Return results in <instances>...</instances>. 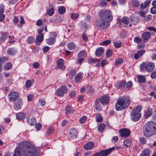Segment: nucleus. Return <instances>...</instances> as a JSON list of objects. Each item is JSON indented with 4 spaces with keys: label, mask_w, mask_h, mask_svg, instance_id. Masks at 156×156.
Listing matches in <instances>:
<instances>
[{
    "label": "nucleus",
    "mask_w": 156,
    "mask_h": 156,
    "mask_svg": "<svg viewBox=\"0 0 156 156\" xmlns=\"http://www.w3.org/2000/svg\"><path fill=\"white\" fill-rule=\"evenodd\" d=\"M37 151L29 142L24 141L19 144V147L15 149L13 156H37Z\"/></svg>",
    "instance_id": "obj_1"
},
{
    "label": "nucleus",
    "mask_w": 156,
    "mask_h": 156,
    "mask_svg": "<svg viewBox=\"0 0 156 156\" xmlns=\"http://www.w3.org/2000/svg\"><path fill=\"white\" fill-rule=\"evenodd\" d=\"M144 135L149 137L156 134V123L153 121L147 122L144 126L143 128Z\"/></svg>",
    "instance_id": "obj_2"
},
{
    "label": "nucleus",
    "mask_w": 156,
    "mask_h": 156,
    "mask_svg": "<svg viewBox=\"0 0 156 156\" xmlns=\"http://www.w3.org/2000/svg\"><path fill=\"white\" fill-rule=\"evenodd\" d=\"M130 101V98L128 96L119 97L115 105V109L117 111H119L128 107L129 105Z\"/></svg>",
    "instance_id": "obj_3"
},
{
    "label": "nucleus",
    "mask_w": 156,
    "mask_h": 156,
    "mask_svg": "<svg viewBox=\"0 0 156 156\" xmlns=\"http://www.w3.org/2000/svg\"><path fill=\"white\" fill-rule=\"evenodd\" d=\"M142 110V107L141 106L138 105L136 107H134L131 111V119L134 122L138 121L141 116V111Z\"/></svg>",
    "instance_id": "obj_4"
},
{
    "label": "nucleus",
    "mask_w": 156,
    "mask_h": 156,
    "mask_svg": "<svg viewBox=\"0 0 156 156\" xmlns=\"http://www.w3.org/2000/svg\"><path fill=\"white\" fill-rule=\"evenodd\" d=\"M100 19L104 21L110 22L113 19L111 12L108 9L100 10L98 13Z\"/></svg>",
    "instance_id": "obj_5"
},
{
    "label": "nucleus",
    "mask_w": 156,
    "mask_h": 156,
    "mask_svg": "<svg viewBox=\"0 0 156 156\" xmlns=\"http://www.w3.org/2000/svg\"><path fill=\"white\" fill-rule=\"evenodd\" d=\"M109 22L98 19L96 21L95 24L98 29L102 30L106 29L109 27Z\"/></svg>",
    "instance_id": "obj_6"
},
{
    "label": "nucleus",
    "mask_w": 156,
    "mask_h": 156,
    "mask_svg": "<svg viewBox=\"0 0 156 156\" xmlns=\"http://www.w3.org/2000/svg\"><path fill=\"white\" fill-rule=\"evenodd\" d=\"M115 149L114 147H111L109 149L100 151L99 153H96L95 156H107L109 154Z\"/></svg>",
    "instance_id": "obj_7"
},
{
    "label": "nucleus",
    "mask_w": 156,
    "mask_h": 156,
    "mask_svg": "<svg viewBox=\"0 0 156 156\" xmlns=\"http://www.w3.org/2000/svg\"><path fill=\"white\" fill-rule=\"evenodd\" d=\"M13 109L15 110H20L23 105L22 100L21 99L19 98L15 101L13 102Z\"/></svg>",
    "instance_id": "obj_8"
},
{
    "label": "nucleus",
    "mask_w": 156,
    "mask_h": 156,
    "mask_svg": "<svg viewBox=\"0 0 156 156\" xmlns=\"http://www.w3.org/2000/svg\"><path fill=\"white\" fill-rule=\"evenodd\" d=\"M64 61L62 58H60L57 61V68L62 70H64L66 66L64 65Z\"/></svg>",
    "instance_id": "obj_9"
},
{
    "label": "nucleus",
    "mask_w": 156,
    "mask_h": 156,
    "mask_svg": "<svg viewBox=\"0 0 156 156\" xmlns=\"http://www.w3.org/2000/svg\"><path fill=\"white\" fill-rule=\"evenodd\" d=\"M99 99H97L96 100V103H98ZM101 103L103 105L107 104L108 103L109 98L107 96H105L101 98L100 99Z\"/></svg>",
    "instance_id": "obj_10"
},
{
    "label": "nucleus",
    "mask_w": 156,
    "mask_h": 156,
    "mask_svg": "<svg viewBox=\"0 0 156 156\" xmlns=\"http://www.w3.org/2000/svg\"><path fill=\"white\" fill-rule=\"evenodd\" d=\"M9 96L10 101H16L19 98L18 94L17 92H11L9 94Z\"/></svg>",
    "instance_id": "obj_11"
},
{
    "label": "nucleus",
    "mask_w": 156,
    "mask_h": 156,
    "mask_svg": "<svg viewBox=\"0 0 156 156\" xmlns=\"http://www.w3.org/2000/svg\"><path fill=\"white\" fill-rule=\"evenodd\" d=\"M86 51L83 50L79 53L78 54V57L79 59L77 61L78 63L79 64L82 63L84 60V57L86 54Z\"/></svg>",
    "instance_id": "obj_12"
},
{
    "label": "nucleus",
    "mask_w": 156,
    "mask_h": 156,
    "mask_svg": "<svg viewBox=\"0 0 156 156\" xmlns=\"http://www.w3.org/2000/svg\"><path fill=\"white\" fill-rule=\"evenodd\" d=\"M27 120L28 123L30 125L34 126L36 124V120L33 116H28L27 117Z\"/></svg>",
    "instance_id": "obj_13"
},
{
    "label": "nucleus",
    "mask_w": 156,
    "mask_h": 156,
    "mask_svg": "<svg viewBox=\"0 0 156 156\" xmlns=\"http://www.w3.org/2000/svg\"><path fill=\"white\" fill-rule=\"evenodd\" d=\"M130 131L126 129H121L120 131V135L122 137H127L129 135Z\"/></svg>",
    "instance_id": "obj_14"
},
{
    "label": "nucleus",
    "mask_w": 156,
    "mask_h": 156,
    "mask_svg": "<svg viewBox=\"0 0 156 156\" xmlns=\"http://www.w3.org/2000/svg\"><path fill=\"white\" fill-rule=\"evenodd\" d=\"M94 146V143L90 141L83 146V148L85 150H90Z\"/></svg>",
    "instance_id": "obj_15"
},
{
    "label": "nucleus",
    "mask_w": 156,
    "mask_h": 156,
    "mask_svg": "<svg viewBox=\"0 0 156 156\" xmlns=\"http://www.w3.org/2000/svg\"><path fill=\"white\" fill-rule=\"evenodd\" d=\"M146 71L150 72L152 71L154 68V65L152 62H150L146 65Z\"/></svg>",
    "instance_id": "obj_16"
},
{
    "label": "nucleus",
    "mask_w": 156,
    "mask_h": 156,
    "mask_svg": "<svg viewBox=\"0 0 156 156\" xmlns=\"http://www.w3.org/2000/svg\"><path fill=\"white\" fill-rule=\"evenodd\" d=\"M151 2V0H146L144 3H142L140 4V9L143 10L149 6Z\"/></svg>",
    "instance_id": "obj_17"
},
{
    "label": "nucleus",
    "mask_w": 156,
    "mask_h": 156,
    "mask_svg": "<svg viewBox=\"0 0 156 156\" xmlns=\"http://www.w3.org/2000/svg\"><path fill=\"white\" fill-rule=\"evenodd\" d=\"M17 51L14 48H9L7 51V53L9 55L13 56L16 54Z\"/></svg>",
    "instance_id": "obj_18"
},
{
    "label": "nucleus",
    "mask_w": 156,
    "mask_h": 156,
    "mask_svg": "<svg viewBox=\"0 0 156 156\" xmlns=\"http://www.w3.org/2000/svg\"><path fill=\"white\" fill-rule=\"evenodd\" d=\"M69 133L71 137L75 138L77 137L78 133L76 129L72 128L70 130Z\"/></svg>",
    "instance_id": "obj_19"
},
{
    "label": "nucleus",
    "mask_w": 156,
    "mask_h": 156,
    "mask_svg": "<svg viewBox=\"0 0 156 156\" xmlns=\"http://www.w3.org/2000/svg\"><path fill=\"white\" fill-rule=\"evenodd\" d=\"M44 39V34H39L36 37L35 43L36 44L39 45Z\"/></svg>",
    "instance_id": "obj_20"
},
{
    "label": "nucleus",
    "mask_w": 156,
    "mask_h": 156,
    "mask_svg": "<svg viewBox=\"0 0 156 156\" xmlns=\"http://www.w3.org/2000/svg\"><path fill=\"white\" fill-rule=\"evenodd\" d=\"M104 52V48L102 47H99L96 49L95 55L97 57H100L103 55Z\"/></svg>",
    "instance_id": "obj_21"
},
{
    "label": "nucleus",
    "mask_w": 156,
    "mask_h": 156,
    "mask_svg": "<svg viewBox=\"0 0 156 156\" xmlns=\"http://www.w3.org/2000/svg\"><path fill=\"white\" fill-rule=\"evenodd\" d=\"M151 37V34L148 32H145L142 35V37L144 40H148Z\"/></svg>",
    "instance_id": "obj_22"
},
{
    "label": "nucleus",
    "mask_w": 156,
    "mask_h": 156,
    "mask_svg": "<svg viewBox=\"0 0 156 156\" xmlns=\"http://www.w3.org/2000/svg\"><path fill=\"white\" fill-rule=\"evenodd\" d=\"M140 18L137 17L135 16H130V20L131 22V24H135L137 23L139 21Z\"/></svg>",
    "instance_id": "obj_23"
},
{
    "label": "nucleus",
    "mask_w": 156,
    "mask_h": 156,
    "mask_svg": "<svg viewBox=\"0 0 156 156\" xmlns=\"http://www.w3.org/2000/svg\"><path fill=\"white\" fill-rule=\"evenodd\" d=\"M132 144V142L129 139L126 138L123 141V144L126 147H129Z\"/></svg>",
    "instance_id": "obj_24"
},
{
    "label": "nucleus",
    "mask_w": 156,
    "mask_h": 156,
    "mask_svg": "<svg viewBox=\"0 0 156 156\" xmlns=\"http://www.w3.org/2000/svg\"><path fill=\"white\" fill-rule=\"evenodd\" d=\"M151 151L148 149H144L140 156H150Z\"/></svg>",
    "instance_id": "obj_25"
},
{
    "label": "nucleus",
    "mask_w": 156,
    "mask_h": 156,
    "mask_svg": "<svg viewBox=\"0 0 156 156\" xmlns=\"http://www.w3.org/2000/svg\"><path fill=\"white\" fill-rule=\"evenodd\" d=\"M8 36L7 32H4L1 34V36L0 37V42H4Z\"/></svg>",
    "instance_id": "obj_26"
},
{
    "label": "nucleus",
    "mask_w": 156,
    "mask_h": 156,
    "mask_svg": "<svg viewBox=\"0 0 156 156\" xmlns=\"http://www.w3.org/2000/svg\"><path fill=\"white\" fill-rule=\"evenodd\" d=\"M25 116V114L23 112H19L16 115L17 119L19 120H21L23 119Z\"/></svg>",
    "instance_id": "obj_27"
},
{
    "label": "nucleus",
    "mask_w": 156,
    "mask_h": 156,
    "mask_svg": "<svg viewBox=\"0 0 156 156\" xmlns=\"http://www.w3.org/2000/svg\"><path fill=\"white\" fill-rule=\"evenodd\" d=\"M145 79V77L144 76L140 75L137 76L138 82L140 83L145 82L146 81Z\"/></svg>",
    "instance_id": "obj_28"
},
{
    "label": "nucleus",
    "mask_w": 156,
    "mask_h": 156,
    "mask_svg": "<svg viewBox=\"0 0 156 156\" xmlns=\"http://www.w3.org/2000/svg\"><path fill=\"white\" fill-rule=\"evenodd\" d=\"M118 21L119 22H122L125 24H128L129 22V20L128 18L126 17H123L122 19H118Z\"/></svg>",
    "instance_id": "obj_29"
},
{
    "label": "nucleus",
    "mask_w": 156,
    "mask_h": 156,
    "mask_svg": "<svg viewBox=\"0 0 156 156\" xmlns=\"http://www.w3.org/2000/svg\"><path fill=\"white\" fill-rule=\"evenodd\" d=\"M47 43L50 45L53 44L55 42V38L51 37L46 40Z\"/></svg>",
    "instance_id": "obj_30"
},
{
    "label": "nucleus",
    "mask_w": 156,
    "mask_h": 156,
    "mask_svg": "<svg viewBox=\"0 0 156 156\" xmlns=\"http://www.w3.org/2000/svg\"><path fill=\"white\" fill-rule=\"evenodd\" d=\"M126 82L123 81H118L115 84V86L117 88L123 87L126 84Z\"/></svg>",
    "instance_id": "obj_31"
},
{
    "label": "nucleus",
    "mask_w": 156,
    "mask_h": 156,
    "mask_svg": "<svg viewBox=\"0 0 156 156\" xmlns=\"http://www.w3.org/2000/svg\"><path fill=\"white\" fill-rule=\"evenodd\" d=\"M66 114L68 115L70 114H72L74 112L73 110L71 109V107L69 106H67L66 108Z\"/></svg>",
    "instance_id": "obj_32"
},
{
    "label": "nucleus",
    "mask_w": 156,
    "mask_h": 156,
    "mask_svg": "<svg viewBox=\"0 0 156 156\" xmlns=\"http://www.w3.org/2000/svg\"><path fill=\"white\" fill-rule=\"evenodd\" d=\"M75 45L74 43L71 41L69 43L67 44V48L69 50H72L74 48Z\"/></svg>",
    "instance_id": "obj_33"
},
{
    "label": "nucleus",
    "mask_w": 156,
    "mask_h": 156,
    "mask_svg": "<svg viewBox=\"0 0 156 156\" xmlns=\"http://www.w3.org/2000/svg\"><path fill=\"white\" fill-rule=\"evenodd\" d=\"M58 10L59 13L62 14L65 12L66 9L64 6H61L58 8Z\"/></svg>",
    "instance_id": "obj_34"
},
{
    "label": "nucleus",
    "mask_w": 156,
    "mask_h": 156,
    "mask_svg": "<svg viewBox=\"0 0 156 156\" xmlns=\"http://www.w3.org/2000/svg\"><path fill=\"white\" fill-rule=\"evenodd\" d=\"M106 126L105 124L101 123L99 125L98 127V129L100 132H102L105 129Z\"/></svg>",
    "instance_id": "obj_35"
},
{
    "label": "nucleus",
    "mask_w": 156,
    "mask_h": 156,
    "mask_svg": "<svg viewBox=\"0 0 156 156\" xmlns=\"http://www.w3.org/2000/svg\"><path fill=\"white\" fill-rule=\"evenodd\" d=\"M115 47L118 48L121 47L122 45V42L120 41H116L113 42Z\"/></svg>",
    "instance_id": "obj_36"
},
{
    "label": "nucleus",
    "mask_w": 156,
    "mask_h": 156,
    "mask_svg": "<svg viewBox=\"0 0 156 156\" xmlns=\"http://www.w3.org/2000/svg\"><path fill=\"white\" fill-rule=\"evenodd\" d=\"M82 75L81 73H78L76 75L75 80L76 82H79L82 79Z\"/></svg>",
    "instance_id": "obj_37"
},
{
    "label": "nucleus",
    "mask_w": 156,
    "mask_h": 156,
    "mask_svg": "<svg viewBox=\"0 0 156 156\" xmlns=\"http://www.w3.org/2000/svg\"><path fill=\"white\" fill-rule=\"evenodd\" d=\"M152 110L151 109H149L145 112L144 115L145 118L146 119L150 116L152 114Z\"/></svg>",
    "instance_id": "obj_38"
},
{
    "label": "nucleus",
    "mask_w": 156,
    "mask_h": 156,
    "mask_svg": "<svg viewBox=\"0 0 156 156\" xmlns=\"http://www.w3.org/2000/svg\"><path fill=\"white\" fill-rule=\"evenodd\" d=\"M4 68L5 70H9L12 68V65L10 62H7L4 65Z\"/></svg>",
    "instance_id": "obj_39"
},
{
    "label": "nucleus",
    "mask_w": 156,
    "mask_h": 156,
    "mask_svg": "<svg viewBox=\"0 0 156 156\" xmlns=\"http://www.w3.org/2000/svg\"><path fill=\"white\" fill-rule=\"evenodd\" d=\"M131 3L135 7H138L140 5V3L137 0H131Z\"/></svg>",
    "instance_id": "obj_40"
},
{
    "label": "nucleus",
    "mask_w": 156,
    "mask_h": 156,
    "mask_svg": "<svg viewBox=\"0 0 156 156\" xmlns=\"http://www.w3.org/2000/svg\"><path fill=\"white\" fill-rule=\"evenodd\" d=\"M123 62V59L120 58H119L117 59L115 62V65L118 66L120 64L122 63Z\"/></svg>",
    "instance_id": "obj_41"
},
{
    "label": "nucleus",
    "mask_w": 156,
    "mask_h": 156,
    "mask_svg": "<svg viewBox=\"0 0 156 156\" xmlns=\"http://www.w3.org/2000/svg\"><path fill=\"white\" fill-rule=\"evenodd\" d=\"M56 92L58 96H63L64 94L60 88L58 89Z\"/></svg>",
    "instance_id": "obj_42"
},
{
    "label": "nucleus",
    "mask_w": 156,
    "mask_h": 156,
    "mask_svg": "<svg viewBox=\"0 0 156 156\" xmlns=\"http://www.w3.org/2000/svg\"><path fill=\"white\" fill-rule=\"evenodd\" d=\"M34 38L32 37H29L27 40V42L29 44H31L34 42Z\"/></svg>",
    "instance_id": "obj_43"
},
{
    "label": "nucleus",
    "mask_w": 156,
    "mask_h": 156,
    "mask_svg": "<svg viewBox=\"0 0 156 156\" xmlns=\"http://www.w3.org/2000/svg\"><path fill=\"white\" fill-rule=\"evenodd\" d=\"M96 121L98 122H101L103 120L101 115L100 114H97L96 117Z\"/></svg>",
    "instance_id": "obj_44"
},
{
    "label": "nucleus",
    "mask_w": 156,
    "mask_h": 156,
    "mask_svg": "<svg viewBox=\"0 0 156 156\" xmlns=\"http://www.w3.org/2000/svg\"><path fill=\"white\" fill-rule=\"evenodd\" d=\"M146 65L145 63H143L140 66V69L142 72L145 71L146 70Z\"/></svg>",
    "instance_id": "obj_45"
},
{
    "label": "nucleus",
    "mask_w": 156,
    "mask_h": 156,
    "mask_svg": "<svg viewBox=\"0 0 156 156\" xmlns=\"http://www.w3.org/2000/svg\"><path fill=\"white\" fill-rule=\"evenodd\" d=\"M32 85L31 81L30 80H27L26 83L25 87L27 88H29Z\"/></svg>",
    "instance_id": "obj_46"
},
{
    "label": "nucleus",
    "mask_w": 156,
    "mask_h": 156,
    "mask_svg": "<svg viewBox=\"0 0 156 156\" xmlns=\"http://www.w3.org/2000/svg\"><path fill=\"white\" fill-rule=\"evenodd\" d=\"M20 24H18V26L19 27H22V25L23 24H24L25 23V21L24 20V18H23V17L22 16H20Z\"/></svg>",
    "instance_id": "obj_47"
},
{
    "label": "nucleus",
    "mask_w": 156,
    "mask_h": 156,
    "mask_svg": "<svg viewBox=\"0 0 156 156\" xmlns=\"http://www.w3.org/2000/svg\"><path fill=\"white\" fill-rule=\"evenodd\" d=\"M79 16L77 13H72L71 14V19L75 20Z\"/></svg>",
    "instance_id": "obj_48"
},
{
    "label": "nucleus",
    "mask_w": 156,
    "mask_h": 156,
    "mask_svg": "<svg viewBox=\"0 0 156 156\" xmlns=\"http://www.w3.org/2000/svg\"><path fill=\"white\" fill-rule=\"evenodd\" d=\"M139 141L141 144H144L146 143L147 140L145 138L141 137L140 138Z\"/></svg>",
    "instance_id": "obj_49"
},
{
    "label": "nucleus",
    "mask_w": 156,
    "mask_h": 156,
    "mask_svg": "<svg viewBox=\"0 0 156 156\" xmlns=\"http://www.w3.org/2000/svg\"><path fill=\"white\" fill-rule=\"evenodd\" d=\"M60 89L61 90L63 91V92L64 93L66 94V93L68 91L67 88L66 86L65 85L62 86L61 87Z\"/></svg>",
    "instance_id": "obj_50"
},
{
    "label": "nucleus",
    "mask_w": 156,
    "mask_h": 156,
    "mask_svg": "<svg viewBox=\"0 0 156 156\" xmlns=\"http://www.w3.org/2000/svg\"><path fill=\"white\" fill-rule=\"evenodd\" d=\"M47 133L49 134H51L53 133L54 129L52 127H48V129Z\"/></svg>",
    "instance_id": "obj_51"
},
{
    "label": "nucleus",
    "mask_w": 156,
    "mask_h": 156,
    "mask_svg": "<svg viewBox=\"0 0 156 156\" xmlns=\"http://www.w3.org/2000/svg\"><path fill=\"white\" fill-rule=\"evenodd\" d=\"M134 41L136 43H139L141 42L142 40L139 37H136L134 39Z\"/></svg>",
    "instance_id": "obj_52"
},
{
    "label": "nucleus",
    "mask_w": 156,
    "mask_h": 156,
    "mask_svg": "<svg viewBox=\"0 0 156 156\" xmlns=\"http://www.w3.org/2000/svg\"><path fill=\"white\" fill-rule=\"evenodd\" d=\"M86 117L83 116L80 119L79 121L80 123H83L86 121Z\"/></svg>",
    "instance_id": "obj_53"
},
{
    "label": "nucleus",
    "mask_w": 156,
    "mask_h": 156,
    "mask_svg": "<svg viewBox=\"0 0 156 156\" xmlns=\"http://www.w3.org/2000/svg\"><path fill=\"white\" fill-rule=\"evenodd\" d=\"M54 11L53 8L49 9L48 11V14L49 16H52L54 13Z\"/></svg>",
    "instance_id": "obj_54"
},
{
    "label": "nucleus",
    "mask_w": 156,
    "mask_h": 156,
    "mask_svg": "<svg viewBox=\"0 0 156 156\" xmlns=\"http://www.w3.org/2000/svg\"><path fill=\"white\" fill-rule=\"evenodd\" d=\"M112 55V51L111 50H108L106 51V56L107 57H109Z\"/></svg>",
    "instance_id": "obj_55"
},
{
    "label": "nucleus",
    "mask_w": 156,
    "mask_h": 156,
    "mask_svg": "<svg viewBox=\"0 0 156 156\" xmlns=\"http://www.w3.org/2000/svg\"><path fill=\"white\" fill-rule=\"evenodd\" d=\"M83 39L85 41H87L88 40V38L86 34L83 33L81 35Z\"/></svg>",
    "instance_id": "obj_56"
},
{
    "label": "nucleus",
    "mask_w": 156,
    "mask_h": 156,
    "mask_svg": "<svg viewBox=\"0 0 156 156\" xmlns=\"http://www.w3.org/2000/svg\"><path fill=\"white\" fill-rule=\"evenodd\" d=\"M111 41L110 40L108 39L105 41L102 42V44L103 45H107L109 44L111 42Z\"/></svg>",
    "instance_id": "obj_57"
},
{
    "label": "nucleus",
    "mask_w": 156,
    "mask_h": 156,
    "mask_svg": "<svg viewBox=\"0 0 156 156\" xmlns=\"http://www.w3.org/2000/svg\"><path fill=\"white\" fill-rule=\"evenodd\" d=\"M145 20L149 21L152 19V16L151 15H147L145 17Z\"/></svg>",
    "instance_id": "obj_58"
},
{
    "label": "nucleus",
    "mask_w": 156,
    "mask_h": 156,
    "mask_svg": "<svg viewBox=\"0 0 156 156\" xmlns=\"http://www.w3.org/2000/svg\"><path fill=\"white\" fill-rule=\"evenodd\" d=\"M69 72L70 75L73 76L76 73V70L74 69H71L70 70Z\"/></svg>",
    "instance_id": "obj_59"
},
{
    "label": "nucleus",
    "mask_w": 156,
    "mask_h": 156,
    "mask_svg": "<svg viewBox=\"0 0 156 156\" xmlns=\"http://www.w3.org/2000/svg\"><path fill=\"white\" fill-rule=\"evenodd\" d=\"M34 98V96L32 94H30L27 96V98L28 101H32Z\"/></svg>",
    "instance_id": "obj_60"
},
{
    "label": "nucleus",
    "mask_w": 156,
    "mask_h": 156,
    "mask_svg": "<svg viewBox=\"0 0 156 156\" xmlns=\"http://www.w3.org/2000/svg\"><path fill=\"white\" fill-rule=\"evenodd\" d=\"M43 30L44 28L43 27H40L37 30V32L38 33H39V34L41 35V34H43V33H42V32L43 31Z\"/></svg>",
    "instance_id": "obj_61"
},
{
    "label": "nucleus",
    "mask_w": 156,
    "mask_h": 156,
    "mask_svg": "<svg viewBox=\"0 0 156 156\" xmlns=\"http://www.w3.org/2000/svg\"><path fill=\"white\" fill-rule=\"evenodd\" d=\"M107 4L105 0H100V5L102 6H105Z\"/></svg>",
    "instance_id": "obj_62"
},
{
    "label": "nucleus",
    "mask_w": 156,
    "mask_h": 156,
    "mask_svg": "<svg viewBox=\"0 0 156 156\" xmlns=\"http://www.w3.org/2000/svg\"><path fill=\"white\" fill-rule=\"evenodd\" d=\"M147 29L150 31H152L156 32V28L154 27H149L147 28Z\"/></svg>",
    "instance_id": "obj_63"
},
{
    "label": "nucleus",
    "mask_w": 156,
    "mask_h": 156,
    "mask_svg": "<svg viewBox=\"0 0 156 156\" xmlns=\"http://www.w3.org/2000/svg\"><path fill=\"white\" fill-rule=\"evenodd\" d=\"M151 12L152 14H155L156 13V7H152L151 9Z\"/></svg>",
    "instance_id": "obj_64"
}]
</instances>
